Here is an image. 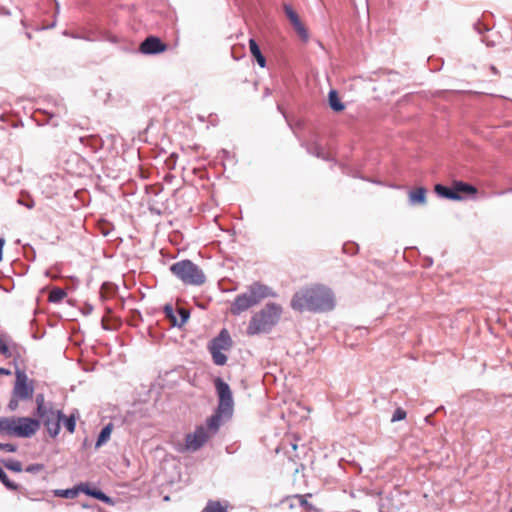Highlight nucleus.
<instances>
[{
	"label": "nucleus",
	"mask_w": 512,
	"mask_h": 512,
	"mask_svg": "<svg viewBox=\"0 0 512 512\" xmlns=\"http://www.w3.org/2000/svg\"><path fill=\"white\" fill-rule=\"evenodd\" d=\"M335 295L324 285H313L297 291L291 307L295 311H311L315 313L331 311L335 307Z\"/></svg>",
	"instance_id": "1"
},
{
	"label": "nucleus",
	"mask_w": 512,
	"mask_h": 512,
	"mask_svg": "<svg viewBox=\"0 0 512 512\" xmlns=\"http://www.w3.org/2000/svg\"><path fill=\"white\" fill-rule=\"evenodd\" d=\"M269 296H274L270 287L260 282H254L248 287L246 292L235 297L230 306V313L232 315H240Z\"/></svg>",
	"instance_id": "2"
},
{
	"label": "nucleus",
	"mask_w": 512,
	"mask_h": 512,
	"mask_svg": "<svg viewBox=\"0 0 512 512\" xmlns=\"http://www.w3.org/2000/svg\"><path fill=\"white\" fill-rule=\"evenodd\" d=\"M282 314V308L276 303L266 304L255 313L249 322L247 332L250 335L267 333L275 326Z\"/></svg>",
	"instance_id": "3"
},
{
	"label": "nucleus",
	"mask_w": 512,
	"mask_h": 512,
	"mask_svg": "<svg viewBox=\"0 0 512 512\" xmlns=\"http://www.w3.org/2000/svg\"><path fill=\"white\" fill-rule=\"evenodd\" d=\"M171 273L186 285L200 286L206 276L202 269L191 260H181L170 266Z\"/></svg>",
	"instance_id": "4"
},
{
	"label": "nucleus",
	"mask_w": 512,
	"mask_h": 512,
	"mask_svg": "<svg viewBox=\"0 0 512 512\" xmlns=\"http://www.w3.org/2000/svg\"><path fill=\"white\" fill-rule=\"evenodd\" d=\"M232 346V339L226 329L220 331L217 337L213 338L208 346L213 362L223 366L227 362V356L223 351H228Z\"/></svg>",
	"instance_id": "5"
},
{
	"label": "nucleus",
	"mask_w": 512,
	"mask_h": 512,
	"mask_svg": "<svg viewBox=\"0 0 512 512\" xmlns=\"http://www.w3.org/2000/svg\"><path fill=\"white\" fill-rule=\"evenodd\" d=\"M38 419L40 421V425L43 424L46 428L48 434L55 438L61 429L60 423L63 419V413L61 410H55L53 407H50L46 410H43L37 413Z\"/></svg>",
	"instance_id": "6"
},
{
	"label": "nucleus",
	"mask_w": 512,
	"mask_h": 512,
	"mask_svg": "<svg viewBox=\"0 0 512 512\" xmlns=\"http://www.w3.org/2000/svg\"><path fill=\"white\" fill-rule=\"evenodd\" d=\"M209 438L210 434L207 432L206 428L199 426L193 433L187 434L185 444L179 445L176 449L180 453L195 452L199 450Z\"/></svg>",
	"instance_id": "7"
},
{
	"label": "nucleus",
	"mask_w": 512,
	"mask_h": 512,
	"mask_svg": "<svg viewBox=\"0 0 512 512\" xmlns=\"http://www.w3.org/2000/svg\"><path fill=\"white\" fill-rule=\"evenodd\" d=\"M12 394L15 398L24 401L32 399L34 394V384L32 380H29L24 371H16V381Z\"/></svg>",
	"instance_id": "8"
},
{
	"label": "nucleus",
	"mask_w": 512,
	"mask_h": 512,
	"mask_svg": "<svg viewBox=\"0 0 512 512\" xmlns=\"http://www.w3.org/2000/svg\"><path fill=\"white\" fill-rule=\"evenodd\" d=\"M216 392L219 398L218 408L220 412H233L234 401L229 385L220 377L214 380Z\"/></svg>",
	"instance_id": "9"
},
{
	"label": "nucleus",
	"mask_w": 512,
	"mask_h": 512,
	"mask_svg": "<svg viewBox=\"0 0 512 512\" xmlns=\"http://www.w3.org/2000/svg\"><path fill=\"white\" fill-rule=\"evenodd\" d=\"M17 422V437L30 438L40 428V421L31 417H18Z\"/></svg>",
	"instance_id": "10"
},
{
	"label": "nucleus",
	"mask_w": 512,
	"mask_h": 512,
	"mask_svg": "<svg viewBox=\"0 0 512 512\" xmlns=\"http://www.w3.org/2000/svg\"><path fill=\"white\" fill-rule=\"evenodd\" d=\"M167 45L156 36H148L141 42L139 51L145 55H155L166 51Z\"/></svg>",
	"instance_id": "11"
},
{
	"label": "nucleus",
	"mask_w": 512,
	"mask_h": 512,
	"mask_svg": "<svg viewBox=\"0 0 512 512\" xmlns=\"http://www.w3.org/2000/svg\"><path fill=\"white\" fill-rule=\"evenodd\" d=\"M232 414L233 412H220L217 407L215 413L207 419L206 426H204L210 434V437L217 433L220 426L223 424V420L229 419Z\"/></svg>",
	"instance_id": "12"
},
{
	"label": "nucleus",
	"mask_w": 512,
	"mask_h": 512,
	"mask_svg": "<svg viewBox=\"0 0 512 512\" xmlns=\"http://www.w3.org/2000/svg\"><path fill=\"white\" fill-rule=\"evenodd\" d=\"M18 417H0V435L17 437Z\"/></svg>",
	"instance_id": "13"
},
{
	"label": "nucleus",
	"mask_w": 512,
	"mask_h": 512,
	"mask_svg": "<svg viewBox=\"0 0 512 512\" xmlns=\"http://www.w3.org/2000/svg\"><path fill=\"white\" fill-rule=\"evenodd\" d=\"M79 488L80 492H83L88 496L94 497L95 499L100 500L106 504L112 503V499L109 496L97 488L90 487L87 483L79 484Z\"/></svg>",
	"instance_id": "14"
},
{
	"label": "nucleus",
	"mask_w": 512,
	"mask_h": 512,
	"mask_svg": "<svg viewBox=\"0 0 512 512\" xmlns=\"http://www.w3.org/2000/svg\"><path fill=\"white\" fill-rule=\"evenodd\" d=\"M434 189L436 194L439 195L440 197L451 200L462 199V197L457 193V191H455V187L452 189L442 184H437Z\"/></svg>",
	"instance_id": "15"
},
{
	"label": "nucleus",
	"mask_w": 512,
	"mask_h": 512,
	"mask_svg": "<svg viewBox=\"0 0 512 512\" xmlns=\"http://www.w3.org/2000/svg\"><path fill=\"white\" fill-rule=\"evenodd\" d=\"M409 203L411 205H424L426 203V189L418 187L409 192Z\"/></svg>",
	"instance_id": "16"
},
{
	"label": "nucleus",
	"mask_w": 512,
	"mask_h": 512,
	"mask_svg": "<svg viewBox=\"0 0 512 512\" xmlns=\"http://www.w3.org/2000/svg\"><path fill=\"white\" fill-rule=\"evenodd\" d=\"M249 49L253 57L256 59L258 65L264 68L266 66V59L261 53L259 45L254 39L249 40Z\"/></svg>",
	"instance_id": "17"
},
{
	"label": "nucleus",
	"mask_w": 512,
	"mask_h": 512,
	"mask_svg": "<svg viewBox=\"0 0 512 512\" xmlns=\"http://www.w3.org/2000/svg\"><path fill=\"white\" fill-rule=\"evenodd\" d=\"M328 103H329L330 108L335 112H340L345 109V105L341 102L336 90L329 91Z\"/></svg>",
	"instance_id": "18"
},
{
	"label": "nucleus",
	"mask_w": 512,
	"mask_h": 512,
	"mask_svg": "<svg viewBox=\"0 0 512 512\" xmlns=\"http://www.w3.org/2000/svg\"><path fill=\"white\" fill-rule=\"evenodd\" d=\"M112 428H113V426L111 423L107 424L106 426H104L102 428L100 434L98 435L96 444H95L96 448H100L103 444H105L109 440V438L111 436Z\"/></svg>",
	"instance_id": "19"
},
{
	"label": "nucleus",
	"mask_w": 512,
	"mask_h": 512,
	"mask_svg": "<svg viewBox=\"0 0 512 512\" xmlns=\"http://www.w3.org/2000/svg\"><path fill=\"white\" fill-rule=\"evenodd\" d=\"M307 151L309 154L316 156L317 158L323 159L325 161H330V157L326 155L323 151V148L317 144L314 143L311 146L307 148Z\"/></svg>",
	"instance_id": "20"
},
{
	"label": "nucleus",
	"mask_w": 512,
	"mask_h": 512,
	"mask_svg": "<svg viewBox=\"0 0 512 512\" xmlns=\"http://www.w3.org/2000/svg\"><path fill=\"white\" fill-rule=\"evenodd\" d=\"M80 492L79 485L70 489H59L55 491V495L63 498L73 499Z\"/></svg>",
	"instance_id": "21"
},
{
	"label": "nucleus",
	"mask_w": 512,
	"mask_h": 512,
	"mask_svg": "<svg viewBox=\"0 0 512 512\" xmlns=\"http://www.w3.org/2000/svg\"><path fill=\"white\" fill-rule=\"evenodd\" d=\"M292 26L295 30V32L298 34V36L303 40L307 41L309 38L307 29L305 28L304 24L301 22L300 19H298L296 22L292 23Z\"/></svg>",
	"instance_id": "22"
},
{
	"label": "nucleus",
	"mask_w": 512,
	"mask_h": 512,
	"mask_svg": "<svg viewBox=\"0 0 512 512\" xmlns=\"http://www.w3.org/2000/svg\"><path fill=\"white\" fill-rule=\"evenodd\" d=\"M66 296V292L61 288H54L49 294V301L52 303L61 302Z\"/></svg>",
	"instance_id": "23"
},
{
	"label": "nucleus",
	"mask_w": 512,
	"mask_h": 512,
	"mask_svg": "<svg viewBox=\"0 0 512 512\" xmlns=\"http://www.w3.org/2000/svg\"><path fill=\"white\" fill-rule=\"evenodd\" d=\"M455 191H457L459 195L460 193L474 194L476 193V188L470 184L458 182L455 184Z\"/></svg>",
	"instance_id": "24"
},
{
	"label": "nucleus",
	"mask_w": 512,
	"mask_h": 512,
	"mask_svg": "<svg viewBox=\"0 0 512 512\" xmlns=\"http://www.w3.org/2000/svg\"><path fill=\"white\" fill-rule=\"evenodd\" d=\"M202 512H227V509L219 501L210 500Z\"/></svg>",
	"instance_id": "25"
},
{
	"label": "nucleus",
	"mask_w": 512,
	"mask_h": 512,
	"mask_svg": "<svg viewBox=\"0 0 512 512\" xmlns=\"http://www.w3.org/2000/svg\"><path fill=\"white\" fill-rule=\"evenodd\" d=\"M2 463L3 465L13 471V472H21L23 470L22 468V464L20 461L18 460H15V459H6V460H2Z\"/></svg>",
	"instance_id": "26"
},
{
	"label": "nucleus",
	"mask_w": 512,
	"mask_h": 512,
	"mask_svg": "<svg viewBox=\"0 0 512 512\" xmlns=\"http://www.w3.org/2000/svg\"><path fill=\"white\" fill-rule=\"evenodd\" d=\"M61 422H63L64 427L66 428V430L68 432L73 433L75 431V428H76V418H75L74 415H70L69 417H66L63 414V419L61 420Z\"/></svg>",
	"instance_id": "27"
},
{
	"label": "nucleus",
	"mask_w": 512,
	"mask_h": 512,
	"mask_svg": "<svg viewBox=\"0 0 512 512\" xmlns=\"http://www.w3.org/2000/svg\"><path fill=\"white\" fill-rule=\"evenodd\" d=\"M0 481L3 483V485L8 489V490H11V491H17L20 486L14 482H12L11 480H9L7 474L4 472L0 473Z\"/></svg>",
	"instance_id": "28"
},
{
	"label": "nucleus",
	"mask_w": 512,
	"mask_h": 512,
	"mask_svg": "<svg viewBox=\"0 0 512 512\" xmlns=\"http://www.w3.org/2000/svg\"><path fill=\"white\" fill-rule=\"evenodd\" d=\"M35 401H36V405H37V413L52 407L51 403L45 402V398H44L43 394H37Z\"/></svg>",
	"instance_id": "29"
},
{
	"label": "nucleus",
	"mask_w": 512,
	"mask_h": 512,
	"mask_svg": "<svg viewBox=\"0 0 512 512\" xmlns=\"http://www.w3.org/2000/svg\"><path fill=\"white\" fill-rule=\"evenodd\" d=\"M283 8H284V12H285L287 18L289 19V21L291 22V24L293 22H296L298 19H300L298 14L293 10L291 5L284 4Z\"/></svg>",
	"instance_id": "30"
},
{
	"label": "nucleus",
	"mask_w": 512,
	"mask_h": 512,
	"mask_svg": "<svg viewBox=\"0 0 512 512\" xmlns=\"http://www.w3.org/2000/svg\"><path fill=\"white\" fill-rule=\"evenodd\" d=\"M164 313H165V316L171 320L173 326H176L178 324V319L175 316L174 308L172 307V305H169V304L165 305Z\"/></svg>",
	"instance_id": "31"
},
{
	"label": "nucleus",
	"mask_w": 512,
	"mask_h": 512,
	"mask_svg": "<svg viewBox=\"0 0 512 512\" xmlns=\"http://www.w3.org/2000/svg\"><path fill=\"white\" fill-rule=\"evenodd\" d=\"M80 141L87 146H90L91 149L96 152L99 148L98 139L96 137H88V138H80Z\"/></svg>",
	"instance_id": "32"
},
{
	"label": "nucleus",
	"mask_w": 512,
	"mask_h": 512,
	"mask_svg": "<svg viewBox=\"0 0 512 512\" xmlns=\"http://www.w3.org/2000/svg\"><path fill=\"white\" fill-rule=\"evenodd\" d=\"M43 469H44V465H43V464L35 463V464L28 465V466L25 468V471H26L27 473L37 474V473H39L40 471H42Z\"/></svg>",
	"instance_id": "33"
},
{
	"label": "nucleus",
	"mask_w": 512,
	"mask_h": 512,
	"mask_svg": "<svg viewBox=\"0 0 512 512\" xmlns=\"http://www.w3.org/2000/svg\"><path fill=\"white\" fill-rule=\"evenodd\" d=\"M406 412L402 408H397L391 418V422H397L405 419Z\"/></svg>",
	"instance_id": "34"
},
{
	"label": "nucleus",
	"mask_w": 512,
	"mask_h": 512,
	"mask_svg": "<svg viewBox=\"0 0 512 512\" xmlns=\"http://www.w3.org/2000/svg\"><path fill=\"white\" fill-rule=\"evenodd\" d=\"M179 316H180V320H178V324L176 326L181 327L189 319L190 313L186 309L182 308L179 310Z\"/></svg>",
	"instance_id": "35"
},
{
	"label": "nucleus",
	"mask_w": 512,
	"mask_h": 512,
	"mask_svg": "<svg viewBox=\"0 0 512 512\" xmlns=\"http://www.w3.org/2000/svg\"><path fill=\"white\" fill-rule=\"evenodd\" d=\"M0 450L5 452L14 453L17 450V446L11 443H1L0 442Z\"/></svg>",
	"instance_id": "36"
},
{
	"label": "nucleus",
	"mask_w": 512,
	"mask_h": 512,
	"mask_svg": "<svg viewBox=\"0 0 512 512\" xmlns=\"http://www.w3.org/2000/svg\"><path fill=\"white\" fill-rule=\"evenodd\" d=\"M18 203H19L20 205L25 206V207H26V208H28V209H32V208L34 207V201H33L29 196H27V199H26V200H25V199H23V198H19V199H18Z\"/></svg>",
	"instance_id": "37"
},
{
	"label": "nucleus",
	"mask_w": 512,
	"mask_h": 512,
	"mask_svg": "<svg viewBox=\"0 0 512 512\" xmlns=\"http://www.w3.org/2000/svg\"><path fill=\"white\" fill-rule=\"evenodd\" d=\"M0 353L5 357H10L11 353L6 343L0 338Z\"/></svg>",
	"instance_id": "38"
},
{
	"label": "nucleus",
	"mask_w": 512,
	"mask_h": 512,
	"mask_svg": "<svg viewBox=\"0 0 512 512\" xmlns=\"http://www.w3.org/2000/svg\"><path fill=\"white\" fill-rule=\"evenodd\" d=\"M19 400L18 398H15L13 395H12V398L10 399L9 403H8V409L10 411H15L17 408H18V405H19Z\"/></svg>",
	"instance_id": "39"
},
{
	"label": "nucleus",
	"mask_w": 512,
	"mask_h": 512,
	"mask_svg": "<svg viewBox=\"0 0 512 512\" xmlns=\"http://www.w3.org/2000/svg\"><path fill=\"white\" fill-rule=\"evenodd\" d=\"M295 498L299 501L300 506L311 509L312 505L302 495H296Z\"/></svg>",
	"instance_id": "40"
},
{
	"label": "nucleus",
	"mask_w": 512,
	"mask_h": 512,
	"mask_svg": "<svg viewBox=\"0 0 512 512\" xmlns=\"http://www.w3.org/2000/svg\"><path fill=\"white\" fill-rule=\"evenodd\" d=\"M474 28L479 34H482L484 31H488V27L480 22L476 23Z\"/></svg>",
	"instance_id": "41"
},
{
	"label": "nucleus",
	"mask_w": 512,
	"mask_h": 512,
	"mask_svg": "<svg viewBox=\"0 0 512 512\" xmlns=\"http://www.w3.org/2000/svg\"><path fill=\"white\" fill-rule=\"evenodd\" d=\"M5 240L4 238H0V261L3 258V246H4Z\"/></svg>",
	"instance_id": "42"
},
{
	"label": "nucleus",
	"mask_w": 512,
	"mask_h": 512,
	"mask_svg": "<svg viewBox=\"0 0 512 512\" xmlns=\"http://www.w3.org/2000/svg\"><path fill=\"white\" fill-rule=\"evenodd\" d=\"M10 374H11V371L9 369L0 367V375H10Z\"/></svg>",
	"instance_id": "43"
},
{
	"label": "nucleus",
	"mask_w": 512,
	"mask_h": 512,
	"mask_svg": "<svg viewBox=\"0 0 512 512\" xmlns=\"http://www.w3.org/2000/svg\"><path fill=\"white\" fill-rule=\"evenodd\" d=\"M92 309H93V308H92V306H90V305H89V306L87 307V313H90V312L92 311Z\"/></svg>",
	"instance_id": "44"
},
{
	"label": "nucleus",
	"mask_w": 512,
	"mask_h": 512,
	"mask_svg": "<svg viewBox=\"0 0 512 512\" xmlns=\"http://www.w3.org/2000/svg\"><path fill=\"white\" fill-rule=\"evenodd\" d=\"M26 37H27L28 39H31V37H32V36H31V33L27 32V33H26Z\"/></svg>",
	"instance_id": "45"
},
{
	"label": "nucleus",
	"mask_w": 512,
	"mask_h": 512,
	"mask_svg": "<svg viewBox=\"0 0 512 512\" xmlns=\"http://www.w3.org/2000/svg\"><path fill=\"white\" fill-rule=\"evenodd\" d=\"M71 37H73V38H80V37H79V36H77V35H71Z\"/></svg>",
	"instance_id": "46"
},
{
	"label": "nucleus",
	"mask_w": 512,
	"mask_h": 512,
	"mask_svg": "<svg viewBox=\"0 0 512 512\" xmlns=\"http://www.w3.org/2000/svg\"><path fill=\"white\" fill-rule=\"evenodd\" d=\"M4 472V470L0 467V473Z\"/></svg>",
	"instance_id": "47"
},
{
	"label": "nucleus",
	"mask_w": 512,
	"mask_h": 512,
	"mask_svg": "<svg viewBox=\"0 0 512 512\" xmlns=\"http://www.w3.org/2000/svg\"><path fill=\"white\" fill-rule=\"evenodd\" d=\"M4 472V470L0 467V473Z\"/></svg>",
	"instance_id": "48"
}]
</instances>
